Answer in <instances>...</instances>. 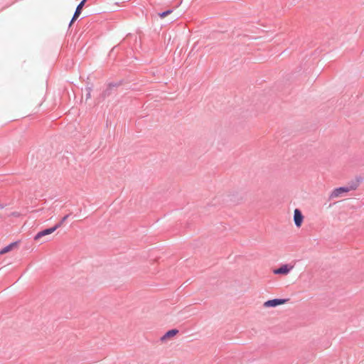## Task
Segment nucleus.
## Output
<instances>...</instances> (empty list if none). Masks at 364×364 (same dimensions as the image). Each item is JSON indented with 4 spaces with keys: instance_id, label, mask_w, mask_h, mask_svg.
Returning <instances> with one entry per match:
<instances>
[{
    "instance_id": "obj_2",
    "label": "nucleus",
    "mask_w": 364,
    "mask_h": 364,
    "mask_svg": "<svg viewBox=\"0 0 364 364\" xmlns=\"http://www.w3.org/2000/svg\"><path fill=\"white\" fill-rule=\"evenodd\" d=\"M289 301V299H274L271 300H268L264 303V306L266 308L269 307H275L279 305L284 304L287 303Z\"/></svg>"
},
{
    "instance_id": "obj_3",
    "label": "nucleus",
    "mask_w": 364,
    "mask_h": 364,
    "mask_svg": "<svg viewBox=\"0 0 364 364\" xmlns=\"http://www.w3.org/2000/svg\"><path fill=\"white\" fill-rule=\"evenodd\" d=\"M58 228H59V225H55V226H53L52 228H50L43 230L42 231H40L39 232H38L35 235L34 240H38L42 237H44L46 235H50V234L53 233V232H55Z\"/></svg>"
},
{
    "instance_id": "obj_6",
    "label": "nucleus",
    "mask_w": 364,
    "mask_h": 364,
    "mask_svg": "<svg viewBox=\"0 0 364 364\" xmlns=\"http://www.w3.org/2000/svg\"><path fill=\"white\" fill-rule=\"evenodd\" d=\"M86 0H82L77 6L76 9H75V11L74 13V15L73 16V18L71 19L70 21V26L73 23V21L79 16L80 12H81V9L82 8V6H84L85 4V2Z\"/></svg>"
},
{
    "instance_id": "obj_5",
    "label": "nucleus",
    "mask_w": 364,
    "mask_h": 364,
    "mask_svg": "<svg viewBox=\"0 0 364 364\" xmlns=\"http://www.w3.org/2000/svg\"><path fill=\"white\" fill-rule=\"evenodd\" d=\"M304 220V216L299 209H295L294 211V222L297 228L301 227Z\"/></svg>"
},
{
    "instance_id": "obj_4",
    "label": "nucleus",
    "mask_w": 364,
    "mask_h": 364,
    "mask_svg": "<svg viewBox=\"0 0 364 364\" xmlns=\"http://www.w3.org/2000/svg\"><path fill=\"white\" fill-rule=\"evenodd\" d=\"M294 268V266L290 264H283L279 268L274 269L273 273L275 274H283L287 275L288 274L291 270H292Z\"/></svg>"
},
{
    "instance_id": "obj_9",
    "label": "nucleus",
    "mask_w": 364,
    "mask_h": 364,
    "mask_svg": "<svg viewBox=\"0 0 364 364\" xmlns=\"http://www.w3.org/2000/svg\"><path fill=\"white\" fill-rule=\"evenodd\" d=\"M172 13V10H167L166 11L159 13V15L161 18H164L165 16H168V14Z\"/></svg>"
},
{
    "instance_id": "obj_7",
    "label": "nucleus",
    "mask_w": 364,
    "mask_h": 364,
    "mask_svg": "<svg viewBox=\"0 0 364 364\" xmlns=\"http://www.w3.org/2000/svg\"><path fill=\"white\" fill-rule=\"evenodd\" d=\"M178 332V330L176 329H172V330H170L168 331H167L162 337H161V341H166L168 338H170V337H173L175 335L177 334V333Z\"/></svg>"
},
{
    "instance_id": "obj_10",
    "label": "nucleus",
    "mask_w": 364,
    "mask_h": 364,
    "mask_svg": "<svg viewBox=\"0 0 364 364\" xmlns=\"http://www.w3.org/2000/svg\"><path fill=\"white\" fill-rule=\"evenodd\" d=\"M70 215H66L65 216H64L62 220H60V222H59L58 223H57L56 225H59V228H60L62 226V225L63 224V223L68 218Z\"/></svg>"
},
{
    "instance_id": "obj_11",
    "label": "nucleus",
    "mask_w": 364,
    "mask_h": 364,
    "mask_svg": "<svg viewBox=\"0 0 364 364\" xmlns=\"http://www.w3.org/2000/svg\"><path fill=\"white\" fill-rule=\"evenodd\" d=\"M86 91H87L86 100H87V99L90 98V97H91V89L88 87L86 89Z\"/></svg>"
},
{
    "instance_id": "obj_13",
    "label": "nucleus",
    "mask_w": 364,
    "mask_h": 364,
    "mask_svg": "<svg viewBox=\"0 0 364 364\" xmlns=\"http://www.w3.org/2000/svg\"><path fill=\"white\" fill-rule=\"evenodd\" d=\"M5 207H6L5 204H3V203H0V210L4 209Z\"/></svg>"
},
{
    "instance_id": "obj_12",
    "label": "nucleus",
    "mask_w": 364,
    "mask_h": 364,
    "mask_svg": "<svg viewBox=\"0 0 364 364\" xmlns=\"http://www.w3.org/2000/svg\"><path fill=\"white\" fill-rule=\"evenodd\" d=\"M10 215L14 216V217H18L20 215V213L18 212H14V213H11Z\"/></svg>"
},
{
    "instance_id": "obj_8",
    "label": "nucleus",
    "mask_w": 364,
    "mask_h": 364,
    "mask_svg": "<svg viewBox=\"0 0 364 364\" xmlns=\"http://www.w3.org/2000/svg\"><path fill=\"white\" fill-rule=\"evenodd\" d=\"M16 245V242H12L9 245L6 246L3 249L0 250V255H4L9 251H11L15 246Z\"/></svg>"
},
{
    "instance_id": "obj_1",
    "label": "nucleus",
    "mask_w": 364,
    "mask_h": 364,
    "mask_svg": "<svg viewBox=\"0 0 364 364\" xmlns=\"http://www.w3.org/2000/svg\"><path fill=\"white\" fill-rule=\"evenodd\" d=\"M355 187H339L335 188L330 195V198L333 199L340 197L343 193H347L350 190L355 189Z\"/></svg>"
}]
</instances>
